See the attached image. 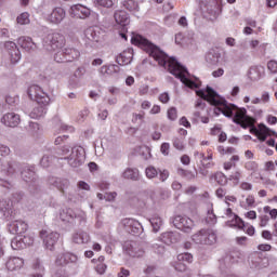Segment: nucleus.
I'll return each mask as SVG.
<instances>
[{
  "label": "nucleus",
  "mask_w": 277,
  "mask_h": 277,
  "mask_svg": "<svg viewBox=\"0 0 277 277\" xmlns=\"http://www.w3.org/2000/svg\"><path fill=\"white\" fill-rule=\"evenodd\" d=\"M226 215L227 217H233L235 225L238 226V228L242 229L246 226V223H243V220H241V217H239L237 214L233 213V209L227 208Z\"/></svg>",
  "instance_id": "f704fd0d"
},
{
  "label": "nucleus",
  "mask_w": 277,
  "mask_h": 277,
  "mask_svg": "<svg viewBox=\"0 0 277 277\" xmlns=\"http://www.w3.org/2000/svg\"><path fill=\"white\" fill-rule=\"evenodd\" d=\"M97 8H114V0H94Z\"/></svg>",
  "instance_id": "49530a36"
},
{
  "label": "nucleus",
  "mask_w": 277,
  "mask_h": 277,
  "mask_svg": "<svg viewBox=\"0 0 277 277\" xmlns=\"http://www.w3.org/2000/svg\"><path fill=\"white\" fill-rule=\"evenodd\" d=\"M208 224H216L217 223V216L215 213H213V210L208 211V216L206 219Z\"/></svg>",
  "instance_id": "6e6d98bb"
},
{
  "label": "nucleus",
  "mask_w": 277,
  "mask_h": 277,
  "mask_svg": "<svg viewBox=\"0 0 277 277\" xmlns=\"http://www.w3.org/2000/svg\"><path fill=\"white\" fill-rule=\"evenodd\" d=\"M195 107L197 109V111L194 113L195 118H201V122L203 124H209V117L202 116V113H200V110L203 111V109H206L207 103H205V101L199 97L196 101Z\"/></svg>",
  "instance_id": "5701e85b"
},
{
  "label": "nucleus",
  "mask_w": 277,
  "mask_h": 277,
  "mask_svg": "<svg viewBox=\"0 0 277 277\" xmlns=\"http://www.w3.org/2000/svg\"><path fill=\"white\" fill-rule=\"evenodd\" d=\"M69 15L71 18H80L81 21H85V18H90L92 15V10L83 4H74L69 9Z\"/></svg>",
  "instance_id": "ddd939ff"
},
{
  "label": "nucleus",
  "mask_w": 277,
  "mask_h": 277,
  "mask_svg": "<svg viewBox=\"0 0 277 277\" xmlns=\"http://www.w3.org/2000/svg\"><path fill=\"white\" fill-rule=\"evenodd\" d=\"M235 124H240L242 129H248L251 124H254V118L248 116V110L246 108H239L234 114Z\"/></svg>",
  "instance_id": "9d476101"
},
{
  "label": "nucleus",
  "mask_w": 277,
  "mask_h": 277,
  "mask_svg": "<svg viewBox=\"0 0 277 277\" xmlns=\"http://www.w3.org/2000/svg\"><path fill=\"white\" fill-rule=\"evenodd\" d=\"M260 132L258 133V140H260V142H265V140H267V133H272V130H269V128H267V126L261 123L259 126Z\"/></svg>",
  "instance_id": "4c0bfd02"
},
{
  "label": "nucleus",
  "mask_w": 277,
  "mask_h": 277,
  "mask_svg": "<svg viewBox=\"0 0 277 277\" xmlns=\"http://www.w3.org/2000/svg\"><path fill=\"white\" fill-rule=\"evenodd\" d=\"M19 238L22 239V243H24V248H26L27 246H34V237L31 236H19Z\"/></svg>",
  "instance_id": "bf43d9fd"
},
{
  "label": "nucleus",
  "mask_w": 277,
  "mask_h": 277,
  "mask_svg": "<svg viewBox=\"0 0 277 277\" xmlns=\"http://www.w3.org/2000/svg\"><path fill=\"white\" fill-rule=\"evenodd\" d=\"M18 25H29V13L24 12L19 16H17Z\"/></svg>",
  "instance_id": "09e8293b"
},
{
  "label": "nucleus",
  "mask_w": 277,
  "mask_h": 277,
  "mask_svg": "<svg viewBox=\"0 0 277 277\" xmlns=\"http://www.w3.org/2000/svg\"><path fill=\"white\" fill-rule=\"evenodd\" d=\"M95 269H96L97 274L103 275L107 271V264H105V263H97Z\"/></svg>",
  "instance_id": "69168bd1"
},
{
  "label": "nucleus",
  "mask_w": 277,
  "mask_h": 277,
  "mask_svg": "<svg viewBox=\"0 0 277 277\" xmlns=\"http://www.w3.org/2000/svg\"><path fill=\"white\" fill-rule=\"evenodd\" d=\"M60 220H62V222L72 225L77 224V221L79 222V224H85V212L81 210L75 211L70 208H66L61 210Z\"/></svg>",
  "instance_id": "423d86ee"
},
{
  "label": "nucleus",
  "mask_w": 277,
  "mask_h": 277,
  "mask_svg": "<svg viewBox=\"0 0 277 277\" xmlns=\"http://www.w3.org/2000/svg\"><path fill=\"white\" fill-rule=\"evenodd\" d=\"M11 248L12 250H25V243H23L21 236L11 240Z\"/></svg>",
  "instance_id": "58836bf2"
},
{
  "label": "nucleus",
  "mask_w": 277,
  "mask_h": 277,
  "mask_svg": "<svg viewBox=\"0 0 277 277\" xmlns=\"http://www.w3.org/2000/svg\"><path fill=\"white\" fill-rule=\"evenodd\" d=\"M74 243H88L90 241V235L85 232H78L72 236Z\"/></svg>",
  "instance_id": "72a5a7b5"
},
{
  "label": "nucleus",
  "mask_w": 277,
  "mask_h": 277,
  "mask_svg": "<svg viewBox=\"0 0 277 277\" xmlns=\"http://www.w3.org/2000/svg\"><path fill=\"white\" fill-rule=\"evenodd\" d=\"M230 259H232L230 255H225L223 259H221L219 261L220 269L224 271V269L230 267Z\"/></svg>",
  "instance_id": "de8ad7c7"
},
{
  "label": "nucleus",
  "mask_w": 277,
  "mask_h": 277,
  "mask_svg": "<svg viewBox=\"0 0 277 277\" xmlns=\"http://www.w3.org/2000/svg\"><path fill=\"white\" fill-rule=\"evenodd\" d=\"M32 268L37 273L44 274V266L42 265V261H40V259L35 260Z\"/></svg>",
  "instance_id": "3c124183"
},
{
  "label": "nucleus",
  "mask_w": 277,
  "mask_h": 277,
  "mask_svg": "<svg viewBox=\"0 0 277 277\" xmlns=\"http://www.w3.org/2000/svg\"><path fill=\"white\" fill-rule=\"evenodd\" d=\"M222 60V53L216 49H211L206 54V62L209 66H217Z\"/></svg>",
  "instance_id": "4be33fe9"
},
{
  "label": "nucleus",
  "mask_w": 277,
  "mask_h": 277,
  "mask_svg": "<svg viewBox=\"0 0 277 277\" xmlns=\"http://www.w3.org/2000/svg\"><path fill=\"white\" fill-rule=\"evenodd\" d=\"M17 170H21V177L23 181H25V183H29L28 189L30 194L34 196H36V194H40V182H38L36 167L29 164L21 166V163L13 159L0 160V172L3 176H14Z\"/></svg>",
  "instance_id": "f03ea898"
},
{
  "label": "nucleus",
  "mask_w": 277,
  "mask_h": 277,
  "mask_svg": "<svg viewBox=\"0 0 277 277\" xmlns=\"http://www.w3.org/2000/svg\"><path fill=\"white\" fill-rule=\"evenodd\" d=\"M172 266L174 267L175 272L186 273L187 277L192 276V271L187 269V265H185L183 262L177 260L172 264Z\"/></svg>",
  "instance_id": "c9c22d12"
},
{
  "label": "nucleus",
  "mask_w": 277,
  "mask_h": 277,
  "mask_svg": "<svg viewBox=\"0 0 277 277\" xmlns=\"http://www.w3.org/2000/svg\"><path fill=\"white\" fill-rule=\"evenodd\" d=\"M71 153H72V147H70L68 145H64L58 150V155H62L63 157H69Z\"/></svg>",
  "instance_id": "5fc2aeb1"
},
{
  "label": "nucleus",
  "mask_w": 277,
  "mask_h": 277,
  "mask_svg": "<svg viewBox=\"0 0 277 277\" xmlns=\"http://www.w3.org/2000/svg\"><path fill=\"white\" fill-rule=\"evenodd\" d=\"M160 151L164 157H168L170 155V143H162L160 146Z\"/></svg>",
  "instance_id": "0e129e2a"
},
{
  "label": "nucleus",
  "mask_w": 277,
  "mask_h": 277,
  "mask_svg": "<svg viewBox=\"0 0 277 277\" xmlns=\"http://www.w3.org/2000/svg\"><path fill=\"white\" fill-rule=\"evenodd\" d=\"M65 44L66 38L60 32L48 34L43 38V49L49 53H53V51H60L61 49H64Z\"/></svg>",
  "instance_id": "39448f33"
},
{
  "label": "nucleus",
  "mask_w": 277,
  "mask_h": 277,
  "mask_svg": "<svg viewBox=\"0 0 277 277\" xmlns=\"http://www.w3.org/2000/svg\"><path fill=\"white\" fill-rule=\"evenodd\" d=\"M131 42L132 44L143 47L144 51H146L150 57H154V60L158 62L159 66L167 68V70H169L173 77L180 79L186 88H190V90H194V88H200V80L192 76L185 66L181 65L176 58H170L166 52L161 51L159 47L148 41V39L142 37V35H133Z\"/></svg>",
  "instance_id": "f257e3e1"
},
{
  "label": "nucleus",
  "mask_w": 277,
  "mask_h": 277,
  "mask_svg": "<svg viewBox=\"0 0 277 277\" xmlns=\"http://www.w3.org/2000/svg\"><path fill=\"white\" fill-rule=\"evenodd\" d=\"M48 185H50V187H55L56 189H58V192H62V194H65L66 188L69 187L70 185V182L67 179L49 176Z\"/></svg>",
  "instance_id": "a211bd4d"
},
{
  "label": "nucleus",
  "mask_w": 277,
  "mask_h": 277,
  "mask_svg": "<svg viewBox=\"0 0 277 277\" xmlns=\"http://www.w3.org/2000/svg\"><path fill=\"white\" fill-rule=\"evenodd\" d=\"M70 168H81L85 163V149L83 147H72L69 156L64 157Z\"/></svg>",
  "instance_id": "0eeeda50"
},
{
  "label": "nucleus",
  "mask_w": 277,
  "mask_h": 277,
  "mask_svg": "<svg viewBox=\"0 0 277 277\" xmlns=\"http://www.w3.org/2000/svg\"><path fill=\"white\" fill-rule=\"evenodd\" d=\"M57 52L54 54V61L57 62V64H66V52L64 49L56 50Z\"/></svg>",
  "instance_id": "a19ab883"
},
{
  "label": "nucleus",
  "mask_w": 277,
  "mask_h": 277,
  "mask_svg": "<svg viewBox=\"0 0 277 277\" xmlns=\"http://www.w3.org/2000/svg\"><path fill=\"white\" fill-rule=\"evenodd\" d=\"M6 226L11 235H23L27 233V228H28L27 223H25V221H19L14 219L9 221Z\"/></svg>",
  "instance_id": "f3484780"
},
{
  "label": "nucleus",
  "mask_w": 277,
  "mask_h": 277,
  "mask_svg": "<svg viewBox=\"0 0 277 277\" xmlns=\"http://www.w3.org/2000/svg\"><path fill=\"white\" fill-rule=\"evenodd\" d=\"M89 114H90V110H88V109L81 110L78 115V121L83 122L87 119V117L89 116Z\"/></svg>",
  "instance_id": "338daca9"
},
{
  "label": "nucleus",
  "mask_w": 277,
  "mask_h": 277,
  "mask_svg": "<svg viewBox=\"0 0 277 277\" xmlns=\"http://www.w3.org/2000/svg\"><path fill=\"white\" fill-rule=\"evenodd\" d=\"M151 226H153V232L154 233H159L160 228L163 226V220L160 219V216L156 215L149 220Z\"/></svg>",
  "instance_id": "e433bc0d"
},
{
  "label": "nucleus",
  "mask_w": 277,
  "mask_h": 277,
  "mask_svg": "<svg viewBox=\"0 0 277 277\" xmlns=\"http://www.w3.org/2000/svg\"><path fill=\"white\" fill-rule=\"evenodd\" d=\"M117 64L119 66H129L131 62H133V49H128L123 52H121L117 57H116Z\"/></svg>",
  "instance_id": "412c9836"
},
{
  "label": "nucleus",
  "mask_w": 277,
  "mask_h": 277,
  "mask_svg": "<svg viewBox=\"0 0 277 277\" xmlns=\"http://www.w3.org/2000/svg\"><path fill=\"white\" fill-rule=\"evenodd\" d=\"M177 261L182 262V263H192L194 261V255H192V253H180L177 255Z\"/></svg>",
  "instance_id": "a18cd8bd"
},
{
  "label": "nucleus",
  "mask_w": 277,
  "mask_h": 277,
  "mask_svg": "<svg viewBox=\"0 0 277 277\" xmlns=\"http://www.w3.org/2000/svg\"><path fill=\"white\" fill-rule=\"evenodd\" d=\"M145 174L148 179H157V176H159V170L153 166H149L145 169Z\"/></svg>",
  "instance_id": "37998d69"
},
{
  "label": "nucleus",
  "mask_w": 277,
  "mask_h": 277,
  "mask_svg": "<svg viewBox=\"0 0 277 277\" xmlns=\"http://www.w3.org/2000/svg\"><path fill=\"white\" fill-rule=\"evenodd\" d=\"M123 8L129 10V12H137V10H140V5L137 2H135V0L123 1Z\"/></svg>",
  "instance_id": "ea45409f"
},
{
  "label": "nucleus",
  "mask_w": 277,
  "mask_h": 277,
  "mask_svg": "<svg viewBox=\"0 0 277 277\" xmlns=\"http://www.w3.org/2000/svg\"><path fill=\"white\" fill-rule=\"evenodd\" d=\"M196 94L199 96V98H202L203 101L210 103V105L214 106L213 111L215 116H220L221 114H223V116L226 118H233V116H235L233 110L237 109V106L228 104L226 100L220 97L213 88L207 87L206 90H197Z\"/></svg>",
  "instance_id": "7ed1b4c3"
},
{
  "label": "nucleus",
  "mask_w": 277,
  "mask_h": 277,
  "mask_svg": "<svg viewBox=\"0 0 277 277\" xmlns=\"http://www.w3.org/2000/svg\"><path fill=\"white\" fill-rule=\"evenodd\" d=\"M28 96L31 101H36L40 105L31 110L30 118H42L47 114V105L51 103V97L38 84H32L28 88Z\"/></svg>",
  "instance_id": "20e7f679"
},
{
  "label": "nucleus",
  "mask_w": 277,
  "mask_h": 277,
  "mask_svg": "<svg viewBox=\"0 0 277 277\" xmlns=\"http://www.w3.org/2000/svg\"><path fill=\"white\" fill-rule=\"evenodd\" d=\"M100 75L105 77V75H118L120 72V66L118 65H104L98 70Z\"/></svg>",
  "instance_id": "c85d7f7f"
},
{
  "label": "nucleus",
  "mask_w": 277,
  "mask_h": 277,
  "mask_svg": "<svg viewBox=\"0 0 277 277\" xmlns=\"http://www.w3.org/2000/svg\"><path fill=\"white\" fill-rule=\"evenodd\" d=\"M173 146L176 148V150H185V138L173 137Z\"/></svg>",
  "instance_id": "c03bdc74"
},
{
  "label": "nucleus",
  "mask_w": 277,
  "mask_h": 277,
  "mask_svg": "<svg viewBox=\"0 0 277 277\" xmlns=\"http://www.w3.org/2000/svg\"><path fill=\"white\" fill-rule=\"evenodd\" d=\"M5 103L11 107H16V105H18V96L6 95Z\"/></svg>",
  "instance_id": "603ef678"
},
{
  "label": "nucleus",
  "mask_w": 277,
  "mask_h": 277,
  "mask_svg": "<svg viewBox=\"0 0 277 277\" xmlns=\"http://www.w3.org/2000/svg\"><path fill=\"white\" fill-rule=\"evenodd\" d=\"M158 174H159V180L161 181V183H166V181H168V179L170 177V171H168L166 169L159 170Z\"/></svg>",
  "instance_id": "4d7b16f0"
},
{
  "label": "nucleus",
  "mask_w": 277,
  "mask_h": 277,
  "mask_svg": "<svg viewBox=\"0 0 277 277\" xmlns=\"http://www.w3.org/2000/svg\"><path fill=\"white\" fill-rule=\"evenodd\" d=\"M1 122L4 124V127H11V129H15V127L21 124V115L16 113H6L2 116Z\"/></svg>",
  "instance_id": "6ab92c4d"
},
{
  "label": "nucleus",
  "mask_w": 277,
  "mask_h": 277,
  "mask_svg": "<svg viewBox=\"0 0 277 277\" xmlns=\"http://www.w3.org/2000/svg\"><path fill=\"white\" fill-rule=\"evenodd\" d=\"M64 50H65L66 63L75 62V60H77L78 57L81 56V53L79 52V50H77L75 48H65Z\"/></svg>",
  "instance_id": "7c9ffc66"
},
{
  "label": "nucleus",
  "mask_w": 277,
  "mask_h": 277,
  "mask_svg": "<svg viewBox=\"0 0 277 277\" xmlns=\"http://www.w3.org/2000/svg\"><path fill=\"white\" fill-rule=\"evenodd\" d=\"M0 155L2 157L10 155V147H8V145L0 144Z\"/></svg>",
  "instance_id": "774afa93"
},
{
  "label": "nucleus",
  "mask_w": 277,
  "mask_h": 277,
  "mask_svg": "<svg viewBox=\"0 0 277 277\" xmlns=\"http://www.w3.org/2000/svg\"><path fill=\"white\" fill-rule=\"evenodd\" d=\"M66 18V11L63 8H54L49 15V22L52 23V25H60L62 21Z\"/></svg>",
  "instance_id": "aec40b11"
},
{
  "label": "nucleus",
  "mask_w": 277,
  "mask_h": 277,
  "mask_svg": "<svg viewBox=\"0 0 277 277\" xmlns=\"http://www.w3.org/2000/svg\"><path fill=\"white\" fill-rule=\"evenodd\" d=\"M84 36L89 42H101V32L94 28H88Z\"/></svg>",
  "instance_id": "2f4dec72"
},
{
  "label": "nucleus",
  "mask_w": 277,
  "mask_h": 277,
  "mask_svg": "<svg viewBox=\"0 0 277 277\" xmlns=\"http://www.w3.org/2000/svg\"><path fill=\"white\" fill-rule=\"evenodd\" d=\"M167 116L172 121L176 120V118H179V115L176 114V108L175 107H171L168 110Z\"/></svg>",
  "instance_id": "680f3d73"
},
{
  "label": "nucleus",
  "mask_w": 277,
  "mask_h": 277,
  "mask_svg": "<svg viewBox=\"0 0 277 277\" xmlns=\"http://www.w3.org/2000/svg\"><path fill=\"white\" fill-rule=\"evenodd\" d=\"M121 226H123L127 233L136 237L144 233V227L142 226V223L135 219H123L121 221Z\"/></svg>",
  "instance_id": "1a4fd4ad"
},
{
  "label": "nucleus",
  "mask_w": 277,
  "mask_h": 277,
  "mask_svg": "<svg viewBox=\"0 0 277 277\" xmlns=\"http://www.w3.org/2000/svg\"><path fill=\"white\" fill-rule=\"evenodd\" d=\"M117 25H121L123 29L129 25V13L127 11H116L114 14Z\"/></svg>",
  "instance_id": "bb28decb"
},
{
  "label": "nucleus",
  "mask_w": 277,
  "mask_h": 277,
  "mask_svg": "<svg viewBox=\"0 0 277 277\" xmlns=\"http://www.w3.org/2000/svg\"><path fill=\"white\" fill-rule=\"evenodd\" d=\"M265 72V68L264 67H251L249 69V79H251V81H259V79H261V77H263V74Z\"/></svg>",
  "instance_id": "c756f323"
},
{
  "label": "nucleus",
  "mask_w": 277,
  "mask_h": 277,
  "mask_svg": "<svg viewBox=\"0 0 277 277\" xmlns=\"http://www.w3.org/2000/svg\"><path fill=\"white\" fill-rule=\"evenodd\" d=\"M17 43L25 51H36V43L30 37H19Z\"/></svg>",
  "instance_id": "cd10ccee"
},
{
  "label": "nucleus",
  "mask_w": 277,
  "mask_h": 277,
  "mask_svg": "<svg viewBox=\"0 0 277 277\" xmlns=\"http://www.w3.org/2000/svg\"><path fill=\"white\" fill-rule=\"evenodd\" d=\"M177 174L180 176H183V179H186L187 181L196 179V174H194V172L184 169H179Z\"/></svg>",
  "instance_id": "79ce46f5"
},
{
  "label": "nucleus",
  "mask_w": 277,
  "mask_h": 277,
  "mask_svg": "<svg viewBox=\"0 0 277 277\" xmlns=\"http://www.w3.org/2000/svg\"><path fill=\"white\" fill-rule=\"evenodd\" d=\"M51 156L49 155H44L41 160H40V163L42 166V168H49V166H51Z\"/></svg>",
  "instance_id": "052dcab7"
},
{
  "label": "nucleus",
  "mask_w": 277,
  "mask_h": 277,
  "mask_svg": "<svg viewBox=\"0 0 277 277\" xmlns=\"http://www.w3.org/2000/svg\"><path fill=\"white\" fill-rule=\"evenodd\" d=\"M122 176L129 181H140V170L128 168L123 171Z\"/></svg>",
  "instance_id": "473e14b6"
},
{
  "label": "nucleus",
  "mask_w": 277,
  "mask_h": 277,
  "mask_svg": "<svg viewBox=\"0 0 277 277\" xmlns=\"http://www.w3.org/2000/svg\"><path fill=\"white\" fill-rule=\"evenodd\" d=\"M179 233L166 232L161 234L160 241L166 243V246H172V243H176V241H179Z\"/></svg>",
  "instance_id": "393cba45"
},
{
  "label": "nucleus",
  "mask_w": 277,
  "mask_h": 277,
  "mask_svg": "<svg viewBox=\"0 0 277 277\" xmlns=\"http://www.w3.org/2000/svg\"><path fill=\"white\" fill-rule=\"evenodd\" d=\"M0 211L6 222L16 220V211L14 210V202L11 199H0Z\"/></svg>",
  "instance_id": "f8f14e48"
},
{
  "label": "nucleus",
  "mask_w": 277,
  "mask_h": 277,
  "mask_svg": "<svg viewBox=\"0 0 277 277\" xmlns=\"http://www.w3.org/2000/svg\"><path fill=\"white\" fill-rule=\"evenodd\" d=\"M23 265H25V261L21 258L13 256L6 261V269H9V272H16V269H21Z\"/></svg>",
  "instance_id": "a878e982"
},
{
  "label": "nucleus",
  "mask_w": 277,
  "mask_h": 277,
  "mask_svg": "<svg viewBox=\"0 0 277 277\" xmlns=\"http://www.w3.org/2000/svg\"><path fill=\"white\" fill-rule=\"evenodd\" d=\"M193 241L203 246H213L217 241V235L213 229H201L199 233L193 235Z\"/></svg>",
  "instance_id": "6e6552de"
},
{
  "label": "nucleus",
  "mask_w": 277,
  "mask_h": 277,
  "mask_svg": "<svg viewBox=\"0 0 277 277\" xmlns=\"http://www.w3.org/2000/svg\"><path fill=\"white\" fill-rule=\"evenodd\" d=\"M68 263H77V255L72 253H61L56 258V265L64 267Z\"/></svg>",
  "instance_id": "b1692460"
},
{
  "label": "nucleus",
  "mask_w": 277,
  "mask_h": 277,
  "mask_svg": "<svg viewBox=\"0 0 277 277\" xmlns=\"http://www.w3.org/2000/svg\"><path fill=\"white\" fill-rule=\"evenodd\" d=\"M267 68L269 70V72H272L273 75L277 74V62L276 61H269L267 63Z\"/></svg>",
  "instance_id": "e2e57ef3"
},
{
  "label": "nucleus",
  "mask_w": 277,
  "mask_h": 277,
  "mask_svg": "<svg viewBox=\"0 0 277 277\" xmlns=\"http://www.w3.org/2000/svg\"><path fill=\"white\" fill-rule=\"evenodd\" d=\"M42 10H51L55 8V0H43L41 3Z\"/></svg>",
  "instance_id": "13d9d810"
},
{
  "label": "nucleus",
  "mask_w": 277,
  "mask_h": 277,
  "mask_svg": "<svg viewBox=\"0 0 277 277\" xmlns=\"http://www.w3.org/2000/svg\"><path fill=\"white\" fill-rule=\"evenodd\" d=\"M151 250H154L156 254H166V247L159 243L151 245Z\"/></svg>",
  "instance_id": "864d4df0"
},
{
  "label": "nucleus",
  "mask_w": 277,
  "mask_h": 277,
  "mask_svg": "<svg viewBox=\"0 0 277 277\" xmlns=\"http://www.w3.org/2000/svg\"><path fill=\"white\" fill-rule=\"evenodd\" d=\"M4 49L9 55L11 64H18V62H21V50H18L16 43L12 41H6L4 43Z\"/></svg>",
  "instance_id": "dca6fc26"
},
{
  "label": "nucleus",
  "mask_w": 277,
  "mask_h": 277,
  "mask_svg": "<svg viewBox=\"0 0 277 277\" xmlns=\"http://www.w3.org/2000/svg\"><path fill=\"white\" fill-rule=\"evenodd\" d=\"M39 236L43 240L47 250H53V248H55V243L60 241V234L57 232H47L42 229L39 233Z\"/></svg>",
  "instance_id": "2eb2a0df"
},
{
  "label": "nucleus",
  "mask_w": 277,
  "mask_h": 277,
  "mask_svg": "<svg viewBox=\"0 0 277 277\" xmlns=\"http://www.w3.org/2000/svg\"><path fill=\"white\" fill-rule=\"evenodd\" d=\"M123 251L133 259H140L145 254L144 247L137 241H126L123 245Z\"/></svg>",
  "instance_id": "9b49d317"
},
{
  "label": "nucleus",
  "mask_w": 277,
  "mask_h": 277,
  "mask_svg": "<svg viewBox=\"0 0 277 277\" xmlns=\"http://www.w3.org/2000/svg\"><path fill=\"white\" fill-rule=\"evenodd\" d=\"M172 224L183 233H192V228H194V221L188 216L176 215L172 220Z\"/></svg>",
  "instance_id": "4468645a"
},
{
  "label": "nucleus",
  "mask_w": 277,
  "mask_h": 277,
  "mask_svg": "<svg viewBox=\"0 0 277 277\" xmlns=\"http://www.w3.org/2000/svg\"><path fill=\"white\" fill-rule=\"evenodd\" d=\"M214 179L219 185H226V183H228L226 175H224V173H222V172L216 173L214 175Z\"/></svg>",
  "instance_id": "8fccbe9b"
}]
</instances>
